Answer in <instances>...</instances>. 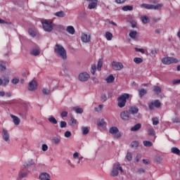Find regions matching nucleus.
<instances>
[{
	"label": "nucleus",
	"instance_id": "f257e3e1",
	"mask_svg": "<svg viewBox=\"0 0 180 180\" xmlns=\"http://www.w3.org/2000/svg\"><path fill=\"white\" fill-rule=\"evenodd\" d=\"M54 51L56 56L63 60H65L67 58V51H65V49H64V47L60 44H56L54 47Z\"/></svg>",
	"mask_w": 180,
	"mask_h": 180
},
{
	"label": "nucleus",
	"instance_id": "f03ea898",
	"mask_svg": "<svg viewBox=\"0 0 180 180\" xmlns=\"http://www.w3.org/2000/svg\"><path fill=\"white\" fill-rule=\"evenodd\" d=\"M129 98H130V94H123L120 97H118L117 105L119 108H124V106H126V102Z\"/></svg>",
	"mask_w": 180,
	"mask_h": 180
},
{
	"label": "nucleus",
	"instance_id": "7ed1b4c3",
	"mask_svg": "<svg viewBox=\"0 0 180 180\" xmlns=\"http://www.w3.org/2000/svg\"><path fill=\"white\" fill-rule=\"evenodd\" d=\"M41 23L45 32H51L53 27H54V24H53V20H44Z\"/></svg>",
	"mask_w": 180,
	"mask_h": 180
},
{
	"label": "nucleus",
	"instance_id": "20e7f679",
	"mask_svg": "<svg viewBox=\"0 0 180 180\" xmlns=\"http://www.w3.org/2000/svg\"><path fill=\"white\" fill-rule=\"evenodd\" d=\"M119 171L121 174H123V168L120 166V163L117 162L113 165L111 171V176H117L119 175Z\"/></svg>",
	"mask_w": 180,
	"mask_h": 180
},
{
	"label": "nucleus",
	"instance_id": "39448f33",
	"mask_svg": "<svg viewBox=\"0 0 180 180\" xmlns=\"http://www.w3.org/2000/svg\"><path fill=\"white\" fill-rule=\"evenodd\" d=\"M162 63L169 65V64H176L178 63V59L171 57H166L162 59Z\"/></svg>",
	"mask_w": 180,
	"mask_h": 180
},
{
	"label": "nucleus",
	"instance_id": "423d86ee",
	"mask_svg": "<svg viewBox=\"0 0 180 180\" xmlns=\"http://www.w3.org/2000/svg\"><path fill=\"white\" fill-rule=\"evenodd\" d=\"M122 120L127 122L130 120V112L128 110H124L120 113Z\"/></svg>",
	"mask_w": 180,
	"mask_h": 180
},
{
	"label": "nucleus",
	"instance_id": "0eeeda50",
	"mask_svg": "<svg viewBox=\"0 0 180 180\" xmlns=\"http://www.w3.org/2000/svg\"><path fill=\"white\" fill-rule=\"evenodd\" d=\"M89 78H91V76L86 72L79 75V81H82V82H86Z\"/></svg>",
	"mask_w": 180,
	"mask_h": 180
},
{
	"label": "nucleus",
	"instance_id": "6e6552de",
	"mask_svg": "<svg viewBox=\"0 0 180 180\" xmlns=\"http://www.w3.org/2000/svg\"><path fill=\"white\" fill-rule=\"evenodd\" d=\"M109 133H110V134H116L115 135L116 139H119L120 137H122V134L119 133V129H117V127H112L110 128Z\"/></svg>",
	"mask_w": 180,
	"mask_h": 180
},
{
	"label": "nucleus",
	"instance_id": "1a4fd4ad",
	"mask_svg": "<svg viewBox=\"0 0 180 180\" xmlns=\"http://www.w3.org/2000/svg\"><path fill=\"white\" fill-rule=\"evenodd\" d=\"M27 175H29V171H27V169H21L18 174V179H23V178H26Z\"/></svg>",
	"mask_w": 180,
	"mask_h": 180
},
{
	"label": "nucleus",
	"instance_id": "9d476101",
	"mask_svg": "<svg viewBox=\"0 0 180 180\" xmlns=\"http://www.w3.org/2000/svg\"><path fill=\"white\" fill-rule=\"evenodd\" d=\"M111 65L115 71H120V70H122V68H123V64L120 62L113 61L111 63Z\"/></svg>",
	"mask_w": 180,
	"mask_h": 180
},
{
	"label": "nucleus",
	"instance_id": "9b49d317",
	"mask_svg": "<svg viewBox=\"0 0 180 180\" xmlns=\"http://www.w3.org/2000/svg\"><path fill=\"white\" fill-rule=\"evenodd\" d=\"M89 2L88 9H96L98 6V0H86Z\"/></svg>",
	"mask_w": 180,
	"mask_h": 180
},
{
	"label": "nucleus",
	"instance_id": "f8f14e48",
	"mask_svg": "<svg viewBox=\"0 0 180 180\" xmlns=\"http://www.w3.org/2000/svg\"><path fill=\"white\" fill-rule=\"evenodd\" d=\"M148 106L150 110H153L154 108H160V106H161V102L158 100H155V101L150 103Z\"/></svg>",
	"mask_w": 180,
	"mask_h": 180
},
{
	"label": "nucleus",
	"instance_id": "ddd939ff",
	"mask_svg": "<svg viewBox=\"0 0 180 180\" xmlns=\"http://www.w3.org/2000/svg\"><path fill=\"white\" fill-rule=\"evenodd\" d=\"M39 180H51V176L49 173H41L39 176Z\"/></svg>",
	"mask_w": 180,
	"mask_h": 180
},
{
	"label": "nucleus",
	"instance_id": "4468645a",
	"mask_svg": "<svg viewBox=\"0 0 180 180\" xmlns=\"http://www.w3.org/2000/svg\"><path fill=\"white\" fill-rule=\"evenodd\" d=\"M82 41L84 43H89L91 41V35L88 34H82Z\"/></svg>",
	"mask_w": 180,
	"mask_h": 180
},
{
	"label": "nucleus",
	"instance_id": "2eb2a0df",
	"mask_svg": "<svg viewBox=\"0 0 180 180\" xmlns=\"http://www.w3.org/2000/svg\"><path fill=\"white\" fill-rule=\"evenodd\" d=\"M2 137L4 139V141H6V142L9 141V132H8V130H6V129H3L2 132Z\"/></svg>",
	"mask_w": 180,
	"mask_h": 180
},
{
	"label": "nucleus",
	"instance_id": "dca6fc26",
	"mask_svg": "<svg viewBox=\"0 0 180 180\" xmlns=\"http://www.w3.org/2000/svg\"><path fill=\"white\" fill-rule=\"evenodd\" d=\"M29 91H34L37 89V81H32L30 82V86L28 87Z\"/></svg>",
	"mask_w": 180,
	"mask_h": 180
},
{
	"label": "nucleus",
	"instance_id": "f3484780",
	"mask_svg": "<svg viewBox=\"0 0 180 180\" xmlns=\"http://www.w3.org/2000/svg\"><path fill=\"white\" fill-rule=\"evenodd\" d=\"M30 54L31 56H37L39 54H40V49L37 46L32 48L30 50Z\"/></svg>",
	"mask_w": 180,
	"mask_h": 180
},
{
	"label": "nucleus",
	"instance_id": "a211bd4d",
	"mask_svg": "<svg viewBox=\"0 0 180 180\" xmlns=\"http://www.w3.org/2000/svg\"><path fill=\"white\" fill-rule=\"evenodd\" d=\"M131 115H136V113H139V108L136 106H132L129 108V110L128 111Z\"/></svg>",
	"mask_w": 180,
	"mask_h": 180
},
{
	"label": "nucleus",
	"instance_id": "6ab92c4d",
	"mask_svg": "<svg viewBox=\"0 0 180 180\" xmlns=\"http://www.w3.org/2000/svg\"><path fill=\"white\" fill-rule=\"evenodd\" d=\"M11 117L13 120L14 124H15L16 126H18L19 124V123H20V120L19 119V117H18L13 115H11Z\"/></svg>",
	"mask_w": 180,
	"mask_h": 180
},
{
	"label": "nucleus",
	"instance_id": "aec40b11",
	"mask_svg": "<svg viewBox=\"0 0 180 180\" xmlns=\"http://www.w3.org/2000/svg\"><path fill=\"white\" fill-rule=\"evenodd\" d=\"M105 81H106L107 84H112V82H115V77H113L112 75H110L105 79Z\"/></svg>",
	"mask_w": 180,
	"mask_h": 180
},
{
	"label": "nucleus",
	"instance_id": "412c9836",
	"mask_svg": "<svg viewBox=\"0 0 180 180\" xmlns=\"http://www.w3.org/2000/svg\"><path fill=\"white\" fill-rule=\"evenodd\" d=\"M66 32L70 34H74L75 33V29L72 26H68L66 29Z\"/></svg>",
	"mask_w": 180,
	"mask_h": 180
},
{
	"label": "nucleus",
	"instance_id": "4be33fe9",
	"mask_svg": "<svg viewBox=\"0 0 180 180\" xmlns=\"http://www.w3.org/2000/svg\"><path fill=\"white\" fill-rule=\"evenodd\" d=\"M141 129V124H136L135 126L131 128V131H137Z\"/></svg>",
	"mask_w": 180,
	"mask_h": 180
},
{
	"label": "nucleus",
	"instance_id": "5701e85b",
	"mask_svg": "<svg viewBox=\"0 0 180 180\" xmlns=\"http://www.w3.org/2000/svg\"><path fill=\"white\" fill-rule=\"evenodd\" d=\"M171 152L173 154H176V155H180V150L176 148V147H173L171 148Z\"/></svg>",
	"mask_w": 180,
	"mask_h": 180
},
{
	"label": "nucleus",
	"instance_id": "b1692460",
	"mask_svg": "<svg viewBox=\"0 0 180 180\" xmlns=\"http://www.w3.org/2000/svg\"><path fill=\"white\" fill-rule=\"evenodd\" d=\"M129 37H131V39H136V38L137 37V32L131 30L129 32Z\"/></svg>",
	"mask_w": 180,
	"mask_h": 180
},
{
	"label": "nucleus",
	"instance_id": "393cba45",
	"mask_svg": "<svg viewBox=\"0 0 180 180\" xmlns=\"http://www.w3.org/2000/svg\"><path fill=\"white\" fill-rule=\"evenodd\" d=\"M55 16H57L58 18H64L65 16V13L63 11H58L55 13Z\"/></svg>",
	"mask_w": 180,
	"mask_h": 180
},
{
	"label": "nucleus",
	"instance_id": "a878e982",
	"mask_svg": "<svg viewBox=\"0 0 180 180\" xmlns=\"http://www.w3.org/2000/svg\"><path fill=\"white\" fill-rule=\"evenodd\" d=\"M105 39L108 41L112 40V39H113V34L110 32H105Z\"/></svg>",
	"mask_w": 180,
	"mask_h": 180
},
{
	"label": "nucleus",
	"instance_id": "bb28decb",
	"mask_svg": "<svg viewBox=\"0 0 180 180\" xmlns=\"http://www.w3.org/2000/svg\"><path fill=\"white\" fill-rule=\"evenodd\" d=\"M141 8H144L145 9H153V5L147 4H143L141 5Z\"/></svg>",
	"mask_w": 180,
	"mask_h": 180
},
{
	"label": "nucleus",
	"instance_id": "cd10ccee",
	"mask_svg": "<svg viewBox=\"0 0 180 180\" xmlns=\"http://www.w3.org/2000/svg\"><path fill=\"white\" fill-rule=\"evenodd\" d=\"M28 33L30 36H32V37H34L36 36V34H37L36 32V31H34V30L32 29V28H30L28 30Z\"/></svg>",
	"mask_w": 180,
	"mask_h": 180
},
{
	"label": "nucleus",
	"instance_id": "c85d7f7f",
	"mask_svg": "<svg viewBox=\"0 0 180 180\" xmlns=\"http://www.w3.org/2000/svg\"><path fill=\"white\" fill-rule=\"evenodd\" d=\"M122 11L127 12V11H133V6H124L122 7Z\"/></svg>",
	"mask_w": 180,
	"mask_h": 180
},
{
	"label": "nucleus",
	"instance_id": "c756f323",
	"mask_svg": "<svg viewBox=\"0 0 180 180\" xmlns=\"http://www.w3.org/2000/svg\"><path fill=\"white\" fill-rule=\"evenodd\" d=\"M139 96L140 98H143V96L144 95H146V94H147V90L144 89H141V90H139Z\"/></svg>",
	"mask_w": 180,
	"mask_h": 180
},
{
	"label": "nucleus",
	"instance_id": "7c9ffc66",
	"mask_svg": "<svg viewBox=\"0 0 180 180\" xmlns=\"http://www.w3.org/2000/svg\"><path fill=\"white\" fill-rule=\"evenodd\" d=\"M162 6H163L162 4H158L156 6L152 5V9L159 10V9H161Z\"/></svg>",
	"mask_w": 180,
	"mask_h": 180
},
{
	"label": "nucleus",
	"instance_id": "2f4dec72",
	"mask_svg": "<svg viewBox=\"0 0 180 180\" xmlns=\"http://www.w3.org/2000/svg\"><path fill=\"white\" fill-rule=\"evenodd\" d=\"M102 65H103V61L102 60H99L97 65V70L98 71H101V68H102Z\"/></svg>",
	"mask_w": 180,
	"mask_h": 180
},
{
	"label": "nucleus",
	"instance_id": "473e14b6",
	"mask_svg": "<svg viewBox=\"0 0 180 180\" xmlns=\"http://www.w3.org/2000/svg\"><path fill=\"white\" fill-rule=\"evenodd\" d=\"M49 122L53 123V124H57V120L54 117H50L49 118Z\"/></svg>",
	"mask_w": 180,
	"mask_h": 180
},
{
	"label": "nucleus",
	"instance_id": "72a5a7b5",
	"mask_svg": "<svg viewBox=\"0 0 180 180\" xmlns=\"http://www.w3.org/2000/svg\"><path fill=\"white\" fill-rule=\"evenodd\" d=\"M143 146H145V147H151L153 146V143L150 141H144Z\"/></svg>",
	"mask_w": 180,
	"mask_h": 180
},
{
	"label": "nucleus",
	"instance_id": "f704fd0d",
	"mask_svg": "<svg viewBox=\"0 0 180 180\" xmlns=\"http://www.w3.org/2000/svg\"><path fill=\"white\" fill-rule=\"evenodd\" d=\"M52 142L54 144H60V143H61V140L59 138L55 137L52 139Z\"/></svg>",
	"mask_w": 180,
	"mask_h": 180
},
{
	"label": "nucleus",
	"instance_id": "c9c22d12",
	"mask_svg": "<svg viewBox=\"0 0 180 180\" xmlns=\"http://www.w3.org/2000/svg\"><path fill=\"white\" fill-rule=\"evenodd\" d=\"M82 131L83 134L86 135L89 133V129H88L87 127H82Z\"/></svg>",
	"mask_w": 180,
	"mask_h": 180
},
{
	"label": "nucleus",
	"instance_id": "e433bc0d",
	"mask_svg": "<svg viewBox=\"0 0 180 180\" xmlns=\"http://www.w3.org/2000/svg\"><path fill=\"white\" fill-rule=\"evenodd\" d=\"M153 91L157 94V95H158L159 94H161V87L155 86Z\"/></svg>",
	"mask_w": 180,
	"mask_h": 180
},
{
	"label": "nucleus",
	"instance_id": "4c0bfd02",
	"mask_svg": "<svg viewBox=\"0 0 180 180\" xmlns=\"http://www.w3.org/2000/svg\"><path fill=\"white\" fill-rule=\"evenodd\" d=\"M141 20L143 23H148L150 22V19L147 16H142Z\"/></svg>",
	"mask_w": 180,
	"mask_h": 180
},
{
	"label": "nucleus",
	"instance_id": "58836bf2",
	"mask_svg": "<svg viewBox=\"0 0 180 180\" xmlns=\"http://www.w3.org/2000/svg\"><path fill=\"white\" fill-rule=\"evenodd\" d=\"M148 133L149 136H154L155 135L154 129H153L152 127L148 128Z\"/></svg>",
	"mask_w": 180,
	"mask_h": 180
},
{
	"label": "nucleus",
	"instance_id": "ea45409f",
	"mask_svg": "<svg viewBox=\"0 0 180 180\" xmlns=\"http://www.w3.org/2000/svg\"><path fill=\"white\" fill-rule=\"evenodd\" d=\"M131 147H132V148H136L137 147H139V141H133L131 143Z\"/></svg>",
	"mask_w": 180,
	"mask_h": 180
},
{
	"label": "nucleus",
	"instance_id": "a19ab883",
	"mask_svg": "<svg viewBox=\"0 0 180 180\" xmlns=\"http://www.w3.org/2000/svg\"><path fill=\"white\" fill-rule=\"evenodd\" d=\"M134 61L136 63V64H140L143 62V59L141 58H135Z\"/></svg>",
	"mask_w": 180,
	"mask_h": 180
},
{
	"label": "nucleus",
	"instance_id": "79ce46f5",
	"mask_svg": "<svg viewBox=\"0 0 180 180\" xmlns=\"http://www.w3.org/2000/svg\"><path fill=\"white\" fill-rule=\"evenodd\" d=\"M74 110L76 113H84V110L81 108H74Z\"/></svg>",
	"mask_w": 180,
	"mask_h": 180
},
{
	"label": "nucleus",
	"instance_id": "37998d69",
	"mask_svg": "<svg viewBox=\"0 0 180 180\" xmlns=\"http://www.w3.org/2000/svg\"><path fill=\"white\" fill-rule=\"evenodd\" d=\"M127 161H131V160H133V155H131V153H127Z\"/></svg>",
	"mask_w": 180,
	"mask_h": 180
},
{
	"label": "nucleus",
	"instance_id": "c03bdc74",
	"mask_svg": "<svg viewBox=\"0 0 180 180\" xmlns=\"http://www.w3.org/2000/svg\"><path fill=\"white\" fill-rule=\"evenodd\" d=\"M152 122H153V124H154V126H156V124H158L160 123V121H158V118H157V117L153 118Z\"/></svg>",
	"mask_w": 180,
	"mask_h": 180
},
{
	"label": "nucleus",
	"instance_id": "a18cd8bd",
	"mask_svg": "<svg viewBox=\"0 0 180 180\" xmlns=\"http://www.w3.org/2000/svg\"><path fill=\"white\" fill-rule=\"evenodd\" d=\"M96 72V65H92L91 72V74L94 75V74H95Z\"/></svg>",
	"mask_w": 180,
	"mask_h": 180
},
{
	"label": "nucleus",
	"instance_id": "49530a36",
	"mask_svg": "<svg viewBox=\"0 0 180 180\" xmlns=\"http://www.w3.org/2000/svg\"><path fill=\"white\" fill-rule=\"evenodd\" d=\"M102 109H103V105L102 104L99 105L98 108H95L96 112H101Z\"/></svg>",
	"mask_w": 180,
	"mask_h": 180
},
{
	"label": "nucleus",
	"instance_id": "de8ad7c7",
	"mask_svg": "<svg viewBox=\"0 0 180 180\" xmlns=\"http://www.w3.org/2000/svg\"><path fill=\"white\" fill-rule=\"evenodd\" d=\"M78 158H79V153L75 152L73 154V160H78Z\"/></svg>",
	"mask_w": 180,
	"mask_h": 180
},
{
	"label": "nucleus",
	"instance_id": "09e8293b",
	"mask_svg": "<svg viewBox=\"0 0 180 180\" xmlns=\"http://www.w3.org/2000/svg\"><path fill=\"white\" fill-rule=\"evenodd\" d=\"M8 84H9V79H8V78L4 79V80H3L4 86H6V85H8Z\"/></svg>",
	"mask_w": 180,
	"mask_h": 180
},
{
	"label": "nucleus",
	"instance_id": "8fccbe9b",
	"mask_svg": "<svg viewBox=\"0 0 180 180\" xmlns=\"http://www.w3.org/2000/svg\"><path fill=\"white\" fill-rule=\"evenodd\" d=\"M6 70V67L5 66V64L0 63V71H5Z\"/></svg>",
	"mask_w": 180,
	"mask_h": 180
},
{
	"label": "nucleus",
	"instance_id": "3c124183",
	"mask_svg": "<svg viewBox=\"0 0 180 180\" xmlns=\"http://www.w3.org/2000/svg\"><path fill=\"white\" fill-rule=\"evenodd\" d=\"M98 126H105V120H98Z\"/></svg>",
	"mask_w": 180,
	"mask_h": 180
},
{
	"label": "nucleus",
	"instance_id": "603ef678",
	"mask_svg": "<svg viewBox=\"0 0 180 180\" xmlns=\"http://www.w3.org/2000/svg\"><path fill=\"white\" fill-rule=\"evenodd\" d=\"M42 92L44 95H49L50 94V90L47 89H44L42 90Z\"/></svg>",
	"mask_w": 180,
	"mask_h": 180
},
{
	"label": "nucleus",
	"instance_id": "864d4df0",
	"mask_svg": "<svg viewBox=\"0 0 180 180\" xmlns=\"http://www.w3.org/2000/svg\"><path fill=\"white\" fill-rule=\"evenodd\" d=\"M61 117H67L68 116V112L66 111H63L60 114Z\"/></svg>",
	"mask_w": 180,
	"mask_h": 180
},
{
	"label": "nucleus",
	"instance_id": "5fc2aeb1",
	"mask_svg": "<svg viewBox=\"0 0 180 180\" xmlns=\"http://www.w3.org/2000/svg\"><path fill=\"white\" fill-rule=\"evenodd\" d=\"M60 127L61 129L67 127V122H65V121L60 122Z\"/></svg>",
	"mask_w": 180,
	"mask_h": 180
},
{
	"label": "nucleus",
	"instance_id": "6e6d98bb",
	"mask_svg": "<svg viewBox=\"0 0 180 180\" xmlns=\"http://www.w3.org/2000/svg\"><path fill=\"white\" fill-rule=\"evenodd\" d=\"M135 51H139L142 54H144V53H146V51L143 49L135 48Z\"/></svg>",
	"mask_w": 180,
	"mask_h": 180
},
{
	"label": "nucleus",
	"instance_id": "4d7b16f0",
	"mask_svg": "<svg viewBox=\"0 0 180 180\" xmlns=\"http://www.w3.org/2000/svg\"><path fill=\"white\" fill-rule=\"evenodd\" d=\"M49 150V146H47L46 144L42 145V151H47Z\"/></svg>",
	"mask_w": 180,
	"mask_h": 180
},
{
	"label": "nucleus",
	"instance_id": "13d9d810",
	"mask_svg": "<svg viewBox=\"0 0 180 180\" xmlns=\"http://www.w3.org/2000/svg\"><path fill=\"white\" fill-rule=\"evenodd\" d=\"M101 99L103 102H106L108 98L106 97V95H102Z\"/></svg>",
	"mask_w": 180,
	"mask_h": 180
},
{
	"label": "nucleus",
	"instance_id": "bf43d9fd",
	"mask_svg": "<svg viewBox=\"0 0 180 180\" xmlns=\"http://www.w3.org/2000/svg\"><path fill=\"white\" fill-rule=\"evenodd\" d=\"M0 23H6V25H11V22H8V21H5V20H2V19H1L0 18Z\"/></svg>",
	"mask_w": 180,
	"mask_h": 180
},
{
	"label": "nucleus",
	"instance_id": "052dcab7",
	"mask_svg": "<svg viewBox=\"0 0 180 180\" xmlns=\"http://www.w3.org/2000/svg\"><path fill=\"white\" fill-rule=\"evenodd\" d=\"M65 137H71V131H67L65 133Z\"/></svg>",
	"mask_w": 180,
	"mask_h": 180
},
{
	"label": "nucleus",
	"instance_id": "680f3d73",
	"mask_svg": "<svg viewBox=\"0 0 180 180\" xmlns=\"http://www.w3.org/2000/svg\"><path fill=\"white\" fill-rule=\"evenodd\" d=\"M18 82H19V79H18V78H14V79H13V80H12V84H18Z\"/></svg>",
	"mask_w": 180,
	"mask_h": 180
},
{
	"label": "nucleus",
	"instance_id": "e2e57ef3",
	"mask_svg": "<svg viewBox=\"0 0 180 180\" xmlns=\"http://www.w3.org/2000/svg\"><path fill=\"white\" fill-rule=\"evenodd\" d=\"M173 123H179V118L175 117L172 120Z\"/></svg>",
	"mask_w": 180,
	"mask_h": 180
},
{
	"label": "nucleus",
	"instance_id": "0e129e2a",
	"mask_svg": "<svg viewBox=\"0 0 180 180\" xmlns=\"http://www.w3.org/2000/svg\"><path fill=\"white\" fill-rule=\"evenodd\" d=\"M115 2L117 4H124V2H126V0H115Z\"/></svg>",
	"mask_w": 180,
	"mask_h": 180
},
{
	"label": "nucleus",
	"instance_id": "69168bd1",
	"mask_svg": "<svg viewBox=\"0 0 180 180\" xmlns=\"http://www.w3.org/2000/svg\"><path fill=\"white\" fill-rule=\"evenodd\" d=\"M71 122H72V124H77V120L74 119V118H71Z\"/></svg>",
	"mask_w": 180,
	"mask_h": 180
},
{
	"label": "nucleus",
	"instance_id": "338daca9",
	"mask_svg": "<svg viewBox=\"0 0 180 180\" xmlns=\"http://www.w3.org/2000/svg\"><path fill=\"white\" fill-rule=\"evenodd\" d=\"M173 84H174V85H175L176 84H180V79L173 80Z\"/></svg>",
	"mask_w": 180,
	"mask_h": 180
},
{
	"label": "nucleus",
	"instance_id": "774afa93",
	"mask_svg": "<svg viewBox=\"0 0 180 180\" xmlns=\"http://www.w3.org/2000/svg\"><path fill=\"white\" fill-rule=\"evenodd\" d=\"M84 157L82 156H79V158H77L78 161H77V164H80L81 163V160H83Z\"/></svg>",
	"mask_w": 180,
	"mask_h": 180
}]
</instances>
